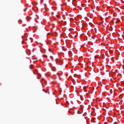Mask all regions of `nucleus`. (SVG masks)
Wrapping results in <instances>:
<instances>
[{
  "label": "nucleus",
  "mask_w": 124,
  "mask_h": 124,
  "mask_svg": "<svg viewBox=\"0 0 124 124\" xmlns=\"http://www.w3.org/2000/svg\"><path fill=\"white\" fill-rule=\"evenodd\" d=\"M29 67L31 69H32L33 68V66L32 65H30Z\"/></svg>",
  "instance_id": "obj_2"
},
{
  "label": "nucleus",
  "mask_w": 124,
  "mask_h": 124,
  "mask_svg": "<svg viewBox=\"0 0 124 124\" xmlns=\"http://www.w3.org/2000/svg\"><path fill=\"white\" fill-rule=\"evenodd\" d=\"M95 57H95V56H94V58H95Z\"/></svg>",
  "instance_id": "obj_14"
},
{
  "label": "nucleus",
  "mask_w": 124,
  "mask_h": 124,
  "mask_svg": "<svg viewBox=\"0 0 124 124\" xmlns=\"http://www.w3.org/2000/svg\"><path fill=\"white\" fill-rule=\"evenodd\" d=\"M53 71H55V70H54Z\"/></svg>",
  "instance_id": "obj_15"
},
{
  "label": "nucleus",
  "mask_w": 124,
  "mask_h": 124,
  "mask_svg": "<svg viewBox=\"0 0 124 124\" xmlns=\"http://www.w3.org/2000/svg\"><path fill=\"white\" fill-rule=\"evenodd\" d=\"M117 21H118V22H119L120 21V20L118 18L117 19Z\"/></svg>",
  "instance_id": "obj_5"
},
{
  "label": "nucleus",
  "mask_w": 124,
  "mask_h": 124,
  "mask_svg": "<svg viewBox=\"0 0 124 124\" xmlns=\"http://www.w3.org/2000/svg\"><path fill=\"white\" fill-rule=\"evenodd\" d=\"M53 102L54 103V104H57L56 101L55 100H54L53 101Z\"/></svg>",
  "instance_id": "obj_1"
},
{
  "label": "nucleus",
  "mask_w": 124,
  "mask_h": 124,
  "mask_svg": "<svg viewBox=\"0 0 124 124\" xmlns=\"http://www.w3.org/2000/svg\"><path fill=\"white\" fill-rule=\"evenodd\" d=\"M40 1L41 3H42L43 2V0H40Z\"/></svg>",
  "instance_id": "obj_8"
},
{
  "label": "nucleus",
  "mask_w": 124,
  "mask_h": 124,
  "mask_svg": "<svg viewBox=\"0 0 124 124\" xmlns=\"http://www.w3.org/2000/svg\"><path fill=\"white\" fill-rule=\"evenodd\" d=\"M56 16H57V17H58V16L56 15Z\"/></svg>",
  "instance_id": "obj_11"
},
{
  "label": "nucleus",
  "mask_w": 124,
  "mask_h": 124,
  "mask_svg": "<svg viewBox=\"0 0 124 124\" xmlns=\"http://www.w3.org/2000/svg\"><path fill=\"white\" fill-rule=\"evenodd\" d=\"M91 115H92V114H91Z\"/></svg>",
  "instance_id": "obj_16"
},
{
  "label": "nucleus",
  "mask_w": 124,
  "mask_h": 124,
  "mask_svg": "<svg viewBox=\"0 0 124 124\" xmlns=\"http://www.w3.org/2000/svg\"><path fill=\"white\" fill-rule=\"evenodd\" d=\"M50 58H51V59L52 60L53 59V57L52 56H50Z\"/></svg>",
  "instance_id": "obj_6"
},
{
  "label": "nucleus",
  "mask_w": 124,
  "mask_h": 124,
  "mask_svg": "<svg viewBox=\"0 0 124 124\" xmlns=\"http://www.w3.org/2000/svg\"><path fill=\"white\" fill-rule=\"evenodd\" d=\"M112 50H110L109 51V52L110 53H111L112 52Z\"/></svg>",
  "instance_id": "obj_7"
},
{
  "label": "nucleus",
  "mask_w": 124,
  "mask_h": 124,
  "mask_svg": "<svg viewBox=\"0 0 124 124\" xmlns=\"http://www.w3.org/2000/svg\"><path fill=\"white\" fill-rule=\"evenodd\" d=\"M107 114H108V115H109V114L107 113Z\"/></svg>",
  "instance_id": "obj_12"
},
{
  "label": "nucleus",
  "mask_w": 124,
  "mask_h": 124,
  "mask_svg": "<svg viewBox=\"0 0 124 124\" xmlns=\"http://www.w3.org/2000/svg\"><path fill=\"white\" fill-rule=\"evenodd\" d=\"M43 56L45 58H46L47 57V56L46 55H44Z\"/></svg>",
  "instance_id": "obj_3"
},
{
  "label": "nucleus",
  "mask_w": 124,
  "mask_h": 124,
  "mask_svg": "<svg viewBox=\"0 0 124 124\" xmlns=\"http://www.w3.org/2000/svg\"><path fill=\"white\" fill-rule=\"evenodd\" d=\"M26 8L24 9H23V11H25L26 10Z\"/></svg>",
  "instance_id": "obj_10"
},
{
  "label": "nucleus",
  "mask_w": 124,
  "mask_h": 124,
  "mask_svg": "<svg viewBox=\"0 0 124 124\" xmlns=\"http://www.w3.org/2000/svg\"><path fill=\"white\" fill-rule=\"evenodd\" d=\"M93 115H95H95H95V114H93Z\"/></svg>",
  "instance_id": "obj_13"
},
{
  "label": "nucleus",
  "mask_w": 124,
  "mask_h": 124,
  "mask_svg": "<svg viewBox=\"0 0 124 124\" xmlns=\"http://www.w3.org/2000/svg\"><path fill=\"white\" fill-rule=\"evenodd\" d=\"M94 117H93L92 118V120H93L94 119Z\"/></svg>",
  "instance_id": "obj_9"
},
{
  "label": "nucleus",
  "mask_w": 124,
  "mask_h": 124,
  "mask_svg": "<svg viewBox=\"0 0 124 124\" xmlns=\"http://www.w3.org/2000/svg\"><path fill=\"white\" fill-rule=\"evenodd\" d=\"M110 31H111L112 30V27H111V28H110Z\"/></svg>",
  "instance_id": "obj_4"
}]
</instances>
